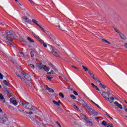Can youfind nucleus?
<instances>
[{
	"mask_svg": "<svg viewBox=\"0 0 127 127\" xmlns=\"http://www.w3.org/2000/svg\"><path fill=\"white\" fill-rule=\"evenodd\" d=\"M99 119H101V117H98L95 118V120H99Z\"/></svg>",
	"mask_w": 127,
	"mask_h": 127,
	"instance_id": "nucleus-62",
	"label": "nucleus"
},
{
	"mask_svg": "<svg viewBox=\"0 0 127 127\" xmlns=\"http://www.w3.org/2000/svg\"><path fill=\"white\" fill-rule=\"evenodd\" d=\"M22 106L27 109V110H29V111H35V110H33V108L32 105L29 104L28 102H26V103H23V102L21 103Z\"/></svg>",
	"mask_w": 127,
	"mask_h": 127,
	"instance_id": "nucleus-4",
	"label": "nucleus"
},
{
	"mask_svg": "<svg viewBox=\"0 0 127 127\" xmlns=\"http://www.w3.org/2000/svg\"><path fill=\"white\" fill-rule=\"evenodd\" d=\"M32 35H33V36H34L35 37L37 36V35H36V34H35V33H34L33 32H32Z\"/></svg>",
	"mask_w": 127,
	"mask_h": 127,
	"instance_id": "nucleus-53",
	"label": "nucleus"
},
{
	"mask_svg": "<svg viewBox=\"0 0 127 127\" xmlns=\"http://www.w3.org/2000/svg\"><path fill=\"white\" fill-rule=\"evenodd\" d=\"M124 46L126 48H127V43H125Z\"/></svg>",
	"mask_w": 127,
	"mask_h": 127,
	"instance_id": "nucleus-59",
	"label": "nucleus"
},
{
	"mask_svg": "<svg viewBox=\"0 0 127 127\" xmlns=\"http://www.w3.org/2000/svg\"><path fill=\"white\" fill-rule=\"evenodd\" d=\"M20 55H21L22 57H23L24 55H23V54L22 53V52H20Z\"/></svg>",
	"mask_w": 127,
	"mask_h": 127,
	"instance_id": "nucleus-61",
	"label": "nucleus"
},
{
	"mask_svg": "<svg viewBox=\"0 0 127 127\" xmlns=\"http://www.w3.org/2000/svg\"><path fill=\"white\" fill-rule=\"evenodd\" d=\"M3 84H4V85H5L6 86H8V83H7V81H6V80H3Z\"/></svg>",
	"mask_w": 127,
	"mask_h": 127,
	"instance_id": "nucleus-29",
	"label": "nucleus"
},
{
	"mask_svg": "<svg viewBox=\"0 0 127 127\" xmlns=\"http://www.w3.org/2000/svg\"><path fill=\"white\" fill-rule=\"evenodd\" d=\"M29 118L34 123H36V124H38V121L36 120L34 118H33L32 116H30Z\"/></svg>",
	"mask_w": 127,
	"mask_h": 127,
	"instance_id": "nucleus-15",
	"label": "nucleus"
},
{
	"mask_svg": "<svg viewBox=\"0 0 127 127\" xmlns=\"http://www.w3.org/2000/svg\"><path fill=\"white\" fill-rule=\"evenodd\" d=\"M16 75H17V77H19V78H20V79H21V80L23 81V82H25V80L24 79V78H22V77H21V76L19 75V73H18V72H16Z\"/></svg>",
	"mask_w": 127,
	"mask_h": 127,
	"instance_id": "nucleus-12",
	"label": "nucleus"
},
{
	"mask_svg": "<svg viewBox=\"0 0 127 127\" xmlns=\"http://www.w3.org/2000/svg\"><path fill=\"white\" fill-rule=\"evenodd\" d=\"M102 96L106 100V101H108V102H110V104H112V103L114 102V101H115V98L114 97L115 96L110 91L108 92H105V91H102Z\"/></svg>",
	"mask_w": 127,
	"mask_h": 127,
	"instance_id": "nucleus-1",
	"label": "nucleus"
},
{
	"mask_svg": "<svg viewBox=\"0 0 127 127\" xmlns=\"http://www.w3.org/2000/svg\"><path fill=\"white\" fill-rule=\"evenodd\" d=\"M33 53H37V52L34 50H33L31 51V52L30 53V54H31V57L32 58H33V57H34V54Z\"/></svg>",
	"mask_w": 127,
	"mask_h": 127,
	"instance_id": "nucleus-14",
	"label": "nucleus"
},
{
	"mask_svg": "<svg viewBox=\"0 0 127 127\" xmlns=\"http://www.w3.org/2000/svg\"><path fill=\"white\" fill-rule=\"evenodd\" d=\"M47 74L48 75H52V74H54V71H53V70H51V72H47Z\"/></svg>",
	"mask_w": 127,
	"mask_h": 127,
	"instance_id": "nucleus-33",
	"label": "nucleus"
},
{
	"mask_svg": "<svg viewBox=\"0 0 127 127\" xmlns=\"http://www.w3.org/2000/svg\"><path fill=\"white\" fill-rule=\"evenodd\" d=\"M59 96H60V97H61V98H64V94H63V93L60 92V93H59Z\"/></svg>",
	"mask_w": 127,
	"mask_h": 127,
	"instance_id": "nucleus-31",
	"label": "nucleus"
},
{
	"mask_svg": "<svg viewBox=\"0 0 127 127\" xmlns=\"http://www.w3.org/2000/svg\"><path fill=\"white\" fill-rule=\"evenodd\" d=\"M72 68H74V69H78V67H76V66H74V65H72Z\"/></svg>",
	"mask_w": 127,
	"mask_h": 127,
	"instance_id": "nucleus-63",
	"label": "nucleus"
},
{
	"mask_svg": "<svg viewBox=\"0 0 127 127\" xmlns=\"http://www.w3.org/2000/svg\"><path fill=\"white\" fill-rule=\"evenodd\" d=\"M102 124L103 126H107V125H108L107 124V122L105 121H103Z\"/></svg>",
	"mask_w": 127,
	"mask_h": 127,
	"instance_id": "nucleus-34",
	"label": "nucleus"
},
{
	"mask_svg": "<svg viewBox=\"0 0 127 127\" xmlns=\"http://www.w3.org/2000/svg\"><path fill=\"white\" fill-rule=\"evenodd\" d=\"M86 123H87V124L88 126H90V127H91V126H93V123H92V122H91L90 121H87Z\"/></svg>",
	"mask_w": 127,
	"mask_h": 127,
	"instance_id": "nucleus-19",
	"label": "nucleus"
},
{
	"mask_svg": "<svg viewBox=\"0 0 127 127\" xmlns=\"http://www.w3.org/2000/svg\"><path fill=\"white\" fill-rule=\"evenodd\" d=\"M123 107H124V110H126V109H127V106H126V105H124V106H123Z\"/></svg>",
	"mask_w": 127,
	"mask_h": 127,
	"instance_id": "nucleus-64",
	"label": "nucleus"
},
{
	"mask_svg": "<svg viewBox=\"0 0 127 127\" xmlns=\"http://www.w3.org/2000/svg\"><path fill=\"white\" fill-rule=\"evenodd\" d=\"M39 41L40 42V43H41V44H43L44 43V41L41 39H40Z\"/></svg>",
	"mask_w": 127,
	"mask_h": 127,
	"instance_id": "nucleus-40",
	"label": "nucleus"
},
{
	"mask_svg": "<svg viewBox=\"0 0 127 127\" xmlns=\"http://www.w3.org/2000/svg\"><path fill=\"white\" fill-rule=\"evenodd\" d=\"M114 104H115L114 107H118V108H119L120 110H123V106H122V105L119 103V102H118L117 101L115 102Z\"/></svg>",
	"mask_w": 127,
	"mask_h": 127,
	"instance_id": "nucleus-7",
	"label": "nucleus"
},
{
	"mask_svg": "<svg viewBox=\"0 0 127 127\" xmlns=\"http://www.w3.org/2000/svg\"><path fill=\"white\" fill-rule=\"evenodd\" d=\"M73 94H74V95H75L76 96H78V92L76 91H73Z\"/></svg>",
	"mask_w": 127,
	"mask_h": 127,
	"instance_id": "nucleus-45",
	"label": "nucleus"
},
{
	"mask_svg": "<svg viewBox=\"0 0 127 127\" xmlns=\"http://www.w3.org/2000/svg\"><path fill=\"white\" fill-rule=\"evenodd\" d=\"M119 35L120 36V37H121V38L122 39H123L124 40H126V39H127V37H126V36H125V34L120 33V34H119Z\"/></svg>",
	"mask_w": 127,
	"mask_h": 127,
	"instance_id": "nucleus-11",
	"label": "nucleus"
},
{
	"mask_svg": "<svg viewBox=\"0 0 127 127\" xmlns=\"http://www.w3.org/2000/svg\"><path fill=\"white\" fill-rule=\"evenodd\" d=\"M5 33L6 35L5 37L8 41H12V40L15 38L14 35H13L12 33H10L9 31H6Z\"/></svg>",
	"mask_w": 127,
	"mask_h": 127,
	"instance_id": "nucleus-2",
	"label": "nucleus"
},
{
	"mask_svg": "<svg viewBox=\"0 0 127 127\" xmlns=\"http://www.w3.org/2000/svg\"><path fill=\"white\" fill-rule=\"evenodd\" d=\"M102 42H104L105 43H107V44L111 45V42H109L108 41L105 40V39H101Z\"/></svg>",
	"mask_w": 127,
	"mask_h": 127,
	"instance_id": "nucleus-17",
	"label": "nucleus"
},
{
	"mask_svg": "<svg viewBox=\"0 0 127 127\" xmlns=\"http://www.w3.org/2000/svg\"><path fill=\"white\" fill-rule=\"evenodd\" d=\"M81 118H82V119H84V120H87V117L86 116V115H83V114H82V115H81Z\"/></svg>",
	"mask_w": 127,
	"mask_h": 127,
	"instance_id": "nucleus-32",
	"label": "nucleus"
},
{
	"mask_svg": "<svg viewBox=\"0 0 127 127\" xmlns=\"http://www.w3.org/2000/svg\"><path fill=\"white\" fill-rule=\"evenodd\" d=\"M51 67L54 69V70L56 71L57 72V68H56V67H55V66H54V65L52 64Z\"/></svg>",
	"mask_w": 127,
	"mask_h": 127,
	"instance_id": "nucleus-27",
	"label": "nucleus"
},
{
	"mask_svg": "<svg viewBox=\"0 0 127 127\" xmlns=\"http://www.w3.org/2000/svg\"><path fill=\"white\" fill-rule=\"evenodd\" d=\"M49 35V37H50V38L51 39H52V38H53V36H52V35L50 34V35Z\"/></svg>",
	"mask_w": 127,
	"mask_h": 127,
	"instance_id": "nucleus-48",
	"label": "nucleus"
},
{
	"mask_svg": "<svg viewBox=\"0 0 127 127\" xmlns=\"http://www.w3.org/2000/svg\"><path fill=\"white\" fill-rule=\"evenodd\" d=\"M70 97L71 99H72L73 100H76V97H75V96H74V95L73 94H70Z\"/></svg>",
	"mask_w": 127,
	"mask_h": 127,
	"instance_id": "nucleus-26",
	"label": "nucleus"
},
{
	"mask_svg": "<svg viewBox=\"0 0 127 127\" xmlns=\"http://www.w3.org/2000/svg\"><path fill=\"white\" fill-rule=\"evenodd\" d=\"M114 29L115 30V31L116 32H117V33H119V34H120V33H121V32H120V31H119V30H118L117 28H114Z\"/></svg>",
	"mask_w": 127,
	"mask_h": 127,
	"instance_id": "nucleus-36",
	"label": "nucleus"
},
{
	"mask_svg": "<svg viewBox=\"0 0 127 127\" xmlns=\"http://www.w3.org/2000/svg\"><path fill=\"white\" fill-rule=\"evenodd\" d=\"M47 78L48 79V80H51V79H52V78L49 76H47Z\"/></svg>",
	"mask_w": 127,
	"mask_h": 127,
	"instance_id": "nucleus-54",
	"label": "nucleus"
},
{
	"mask_svg": "<svg viewBox=\"0 0 127 127\" xmlns=\"http://www.w3.org/2000/svg\"><path fill=\"white\" fill-rule=\"evenodd\" d=\"M52 54H53V55H54L55 56H56V55L57 54V52H56L55 51H53Z\"/></svg>",
	"mask_w": 127,
	"mask_h": 127,
	"instance_id": "nucleus-42",
	"label": "nucleus"
},
{
	"mask_svg": "<svg viewBox=\"0 0 127 127\" xmlns=\"http://www.w3.org/2000/svg\"><path fill=\"white\" fill-rule=\"evenodd\" d=\"M9 100H10V103H12L15 100H14V98H10Z\"/></svg>",
	"mask_w": 127,
	"mask_h": 127,
	"instance_id": "nucleus-44",
	"label": "nucleus"
},
{
	"mask_svg": "<svg viewBox=\"0 0 127 127\" xmlns=\"http://www.w3.org/2000/svg\"><path fill=\"white\" fill-rule=\"evenodd\" d=\"M107 127H114V126H113V124H110V125H108Z\"/></svg>",
	"mask_w": 127,
	"mask_h": 127,
	"instance_id": "nucleus-56",
	"label": "nucleus"
},
{
	"mask_svg": "<svg viewBox=\"0 0 127 127\" xmlns=\"http://www.w3.org/2000/svg\"><path fill=\"white\" fill-rule=\"evenodd\" d=\"M82 67L83 68V69L84 70V71H85V72H87L88 71H90L89 70V68H88L87 67L84 66V65H82Z\"/></svg>",
	"mask_w": 127,
	"mask_h": 127,
	"instance_id": "nucleus-18",
	"label": "nucleus"
},
{
	"mask_svg": "<svg viewBox=\"0 0 127 127\" xmlns=\"http://www.w3.org/2000/svg\"><path fill=\"white\" fill-rule=\"evenodd\" d=\"M94 80H95V81H98V83H101V81L100 80H99V79H98V78H95V79Z\"/></svg>",
	"mask_w": 127,
	"mask_h": 127,
	"instance_id": "nucleus-46",
	"label": "nucleus"
},
{
	"mask_svg": "<svg viewBox=\"0 0 127 127\" xmlns=\"http://www.w3.org/2000/svg\"><path fill=\"white\" fill-rule=\"evenodd\" d=\"M2 116L3 117H0V122L2 121L1 124H5L8 121L7 116L4 113H2Z\"/></svg>",
	"mask_w": 127,
	"mask_h": 127,
	"instance_id": "nucleus-5",
	"label": "nucleus"
},
{
	"mask_svg": "<svg viewBox=\"0 0 127 127\" xmlns=\"http://www.w3.org/2000/svg\"><path fill=\"white\" fill-rule=\"evenodd\" d=\"M79 103L80 105H83V106H84V107H87L88 106V104L84 101L83 100H79Z\"/></svg>",
	"mask_w": 127,
	"mask_h": 127,
	"instance_id": "nucleus-10",
	"label": "nucleus"
},
{
	"mask_svg": "<svg viewBox=\"0 0 127 127\" xmlns=\"http://www.w3.org/2000/svg\"><path fill=\"white\" fill-rule=\"evenodd\" d=\"M35 38H36V39H38V40H39V41L40 39V38L38 36L35 37Z\"/></svg>",
	"mask_w": 127,
	"mask_h": 127,
	"instance_id": "nucleus-52",
	"label": "nucleus"
},
{
	"mask_svg": "<svg viewBox=\"0 0 127 127\" xmlns=\"http://www.w3.org/2000/svg\"><path fill=\"white\" fill-rule=\"evenodd\" d=\"M29 1H30V2H31V3H34V2L33 1V0H28Z\"/></svg>",
	"mask_w": 127,
	"mask_h": 127,
	"instance_id": "nucleus-57",
	"label": "nucleus"
},
{
	"mask_svg": "<svg viewBox=\"0 0 127 127\" xmlns=\"http://www.w3.org/2000/svg\"><path fill=\"white\" fill-rule=\"evenodd\" d=\"M56 123V124H57L58 126H59L60 127H61V125H60L59 122H58V121H57Z\"/></svg>",
	"mask_w": 127,
	"mask_h": 127,
	"instance_id": "nucleus-49",
	"label": "nucleus"
},
{
	"mask_svg": "<svg viewBox=\"0 0 127 127\" xmlns=\"http://www.w3.org/2000/svg\"><path fill=\"white\" fill-rule=\"evenodd\" d=\"M11 104H12V105H14V106H17V101H16V100H15L12 102Z\"/></svg>",
	"mask_w": 127,
	"mask_h": 127,
	"instance_id": "nucleus-25",
	"label": "nucleus"
},
{
	"mask_svg": "<svg viewBox=\"0 0 127 127\" xmlns=\"http://www.w3.org/2000/svg\"><path fill=\"white\" fill-rule=\"evenodd\" d=\"M37 125H38V126H39V127H40V126H43V127H44V124H41V123H39V122H38V123H37Z\"/></svg>",
	"mask_w": 127,
	"mask_h": 127,
	"instance_id": "nucleus-41",
	"label": "nucleus"
},
{
	"mask_svg": "<svg viewBox=\"0 0 127 127\" xmlns=\"http://www.w3.org/2000/svg\"><path fill=\"white\" fill-rule=\"evenodd\" d=\"M21 74L23 76L24 78H25V82H26V81H28V82L31 81V77L30 75L28 74H25L24 72H21Z\"/></svg>",
	"mask_w": 127,
	"mask_h": 127,
	"instance_id": "nucleus-6",
	"label": "nucleus"
},
{
	"mask_svg": "<svg viewBox=\"0 0 127 127\" xmlns=\"http://www.w3.org/2000/svg\"><path fill=\"white\" fill-rule=\"evenodd\" d=\"M91 114L94 116H97L98 115V112H96L95 110H93V111H92V112H91Z\"/></svg>",
	"mask_w": 127,
	"mask_h": 127,
	"instance_id": "nucleus-22",
	"label": "nucleus"
},
{
	"mask_svg": "<svg viewBox=\"0 0 127 127\" xmlns=\"http://www.w3.org/2000/svg\"><path fill=\"white\" fill-rule=\"evenodd\" d=\"M37 67H38V68H39L40 70L44 69V71H45L46 72H48V71H49L50 69L49 68V67H47L46 66V65H43V64H42V63L37 64Z\"/></svg>",
	"mask_w": 127,
	"mask_h": 127,
	"instance_id": "nucleus-3",
	"label": "nucleus"
},
{
	"mask_svg": "<svg viewBox=\"0 0 127 127\" xmlns=\"http://www.w3.org/2000/svg\"><path fill=\"white\" fill-rule=\"evenodd\" d=\"M22 18L23 19H24L25 22H27V23H29V22H30L31 21V20H30V19H29L26 16H23V17H22Z\"/></svg>",
	"mask_w": 127,
	"mask_h": 127,
	"instance_id": "nucleus-9",
	"label": "nucleus"
},
{
	"mask_svg": "<svg viewBox=\"0 0 127 127\" xmlns=\"http://www.w3.org/2000/svg\"><path fill=\"white\" fill-rule=\"evenodd\" d=\"M32 22H33V23H35V24H36V25H37V26H38V25H39V24H38V21H36V20L35 19H32Z\"/></svg>",
	"mask_w": 127,
	"mask_h": 127,
	"instance_id": "nucleus-21",
	"label": "nucleus"
},
{
	"mask_svg": "<svg viewBox=\"0 0 127 127\" xmlns=\"http://www.w3.org/2000/svg\"><path fill=\"white\" fill-rule=\"evenodd\" d=\"M0 79L2 80L3 79V75L0 72Z\"/></svg>",
	"mask_w": 127,
	"mask_h": 127,
	"instance_id": "nucleus-37",
	"label": "nucleus"
},
{
	"mask_svg": "<svg viewBox=\"0 0 127 127\" xmlns=\"http://www.w3.org/2000/svg\"><path fill=\"white\" fill-rule=\"evenodd\" d=\"M43 45L44 47H45V48L47 47V45L46 43H45L44 42L43 43Z\"/></svg>",
	"mask_w": 127,
	"mask_h": 127,
	"instance_id": "nucleus-51",
	"label": "nucleus"
},
{
	"mask_svg": "<svg viewBox=\"0 0 127 127\" xmlns=\"http://www.w3.org/2000/svg\"><path fill=\"white\" fill-rule=\"evenodd\" d=\"M73 106L74 109H75V110H76V111H80V109H79V108H78V107H77V106H76V105L75 104V103H73Z\"/></svg>",
	"mask_w": 127,
	"mask_h": 127,
	"instance_id": "nucleus-20",
	"label": "nucleus"
},
{
	"mask_svg": "<svg viewBox=\"0 0 127 127\" xmlns=\"http://www.w3.org/2000/svg\"><path fill=\"white\" fill-rule=\"evenodd\" d=\"M95 88L97 90V91H100V89H99V88H98V86H96L95 87Z\"/></svg>",
	"mask_w": 127,
	"mask_h": 127,
	"instance_id": "nucleus-60",
	"label": "nucleus"
},
{
	"mask_svg": "<svg viewBox=\"0 0 127 127\" xmlns=\"http://www.w3.org/2000/svg\"><path fill=\"white\" fill-rule=\"evenodd\" d=\"M8 108L9 110H14V107H13V106L11 105H8Z\"/></svg>",
	"mask_w": 127,
	"mask_h": 127,
	"instance_id": "nucleus-23",
	"label": "nucleus"
},
{
	"mask_svg": "<svg viewBox=\"0 0 127 127\" xmlns=\"http://www.w3.org/2000/svg\"><path fill=\"white\" fill-rule=\"evenodd\" d=\"M5 43L7 44V43H9L10 45H12V46H13V45L12 44V43H9L8 41H6L5 42Z\"/></svg>",
	"mask_w": 127,
	"mask_h": 127,
	"instance_id": "nucleus-47",
	"label": "nucleus"
},
{
	"mask_svg": "<svg viewBox=\"0 0 127 127\" xmlns=\"http://www.w3.org/2000/svg\"><path fill=\"white\" fill-rule=\"evenodd\" d=\"M20 42H23L25 44H27V42L24 40L23 39H20Z\"/></svg>",
	"mask_w": 127,
	"mask_h": 127,
	"instance_id": "nucleus-24",
	"label": "nucleus"
},
{
	"mask_svg": "<svg viewBox=\"0 0 127 127\" xmlns=\"http://www.w3.org/2000/svg\"><path fill=\"white\" fill-rule=\"evenodd\" d=\"M91 85L92 86V87H93V88H96V87L97 86H96L95 84H94V83H91Z\"/></svg>",
	"mask_w": 127,
	"mask_h": 127,
	"instance_id": "nucleus-55",
	"label": "nucleus"
},
{
	"mask_svg": "<svg viewBox=\"0 0 127 127\" xmlns=\"http://www.w3.org/2000/svg\"><path fill=\"white\" fill-rule=\"evenodd\" d=\"M86 108H87V109H88V110L90 114H91L92 112L94 111V110H93V109H92V108L90 107V106H89L88 105L86 106Z\"/></svg>",
	"mask_w": 127,
	"mask_h": 127,
	"instance_id": "nucleus-16",
	"label": "nucleus"
},
{
	"mask_svg": "<svg viewBox=\"0 0 127 127\" xmlns=\"http://www.w3.org/2000/svg\"><path fill=\"white\" fill-rule=\"evenodd\" d=\"M38 26H39L40 28H41V29L42 30V31H43V32H45V30H44V29H43V28H42V27H41L39 25H38Z\"/></svg>",
	"mask_w": 127,
	"mask_h": 127,
	"instance_id": "nucleus-39",
	"label": "nucleus"
},
{
	"mask_svg": "<svg viewBox=\"0 0 127 127\" xmlns=\"http://www.w3.org/2000/svg\"><path fill=\"white\" fill-rule=\"evenodd\" d=\"M101 87L102 88V89H106V86H105V85L104 84L102 85Z\"/></svg>",
	"mask_w": 127,
	"mask_h": 127,
	"instance_id": "nucleus-50",
	"label": "nucleus"
},
{
	"mask_svg": "<svg viewBox=\"0 0 127 127\" xmlns=\"http://www.w3.org/2000/svg\"><path fill=\"white\" fill-rule=\"evenodd\" d=\"M9 100H10V103H12L15 100H14V98H10Z\"/></svg>",
	"mask_w": 127,
	"mask_h": 127,
	"instance_id": "nucleus-43",
	"label": "nucleus"
},
{
	"mask_svg": "<svg viewBox=\"0 0 127 127\" xmlns=\"http://www.w3.org/2000/svg\"><path fill=\"white\" fill-rule=\"evenodd\" d=\"M45 90H47L49 92V93H54V90H53L52 88H50L48 87L47 85H46V88Z\"/></svg>",
	"mask_w": 127,
	"mask_h": 127,
	"instance_id": "nucleus-8",
	"label": "nucleus"
},
{
	"mask_svg": "<svg viewBox=\"0 0 127 127\" xmlns=\"http://www.w3.org/2000/svg\"><path fill=\"white\" fill-rule=\"evenodd\" d=\"M53 103L54 104H55V105H57L58 106H60V104L59 103H58V102H57L55 100H53Z\"/></svg>",
	"mask_w": 127,
	"mask_h": 127,
	"instance_id": "nucleus-30",
	"label": "nucleus"
},
{
	"mask_svg": "<svg viewBox=\"0 0 127 127\" xmlns=\"http://www.w3.org/2000/svg\"><path fill=\"white\" fill-rule=\"evenodd\" d=\"M29 66L31 67V68H32V69H34V68H35V66H34V65L32 64H29Z\"/></svg>",
	"mask_w": 127,
	"mask_h": 127,
	"instance_id": "nucleus-35",
	"label": "nucleus"
},
{
	"mask_svg": "<svg viewBox=\"0 0 127 127\" xmlns=\"http://www.w3.org/2000/svg\"><path fill=\"white\" fill-rule=\"evenodd\" d=\"M4 98L3 97V96H2V94L0 93V100H3Z\"/></svg>",
	"mask_w": 127,
	"mask_h": 127,
	"instance_id": "nucleus-38",
	"label": "nucleus"
},
{
	"mask_svg": "<svg viewBox=\"0 0 127 127\" xmlns=\"http://www.w3.org/2000/svg\"><path fill=\"white\" fill-rule=\"evenodd\" d=\"M88 73L89 74V75H90V76H91V77H92L93 79H94L95 80V79H96L97 77H95V74H94L93 73H92V71H89Z\"/></svg>",
	"mask_w": 127,
	"mask_h": 127,
	"instance_id": "nucleus-13",
	"label": "nucleus"
},
{
	"mask_svg": "<svg viewBox=\"0 0 127 127\" xmlns=\"http://www.w3.org/2000/svg\"><path fill=\"white\" fill-rule=\"evenodd\" d=\"M95 106H97V108H99V109H101V107H100V106H99V105L97 104H95Z\"/></svg>",
	"mask_w": 127,
	"mask_h": 127,
	"instance_id": "nucleus-58",
	"label": "nucleus"
},
{
	"mask_svg": "<svg viewBox=\"0 0 127 127\" xmlns=\"http://www.w3.org/2000/svg\"><path fill=\"white\" fill-rule=\"evenodd\" d=\"M27 39L28 40H29V41H30V42H31V43H33V42H34V41L33 40L31 39V38L29 37H27Z\"/></svg>",
	"mask_w": 127,
	"mask_h": 127,
	"instance_id": "nucleus-28",
	"label": "nucleus"
}]
</instances>
